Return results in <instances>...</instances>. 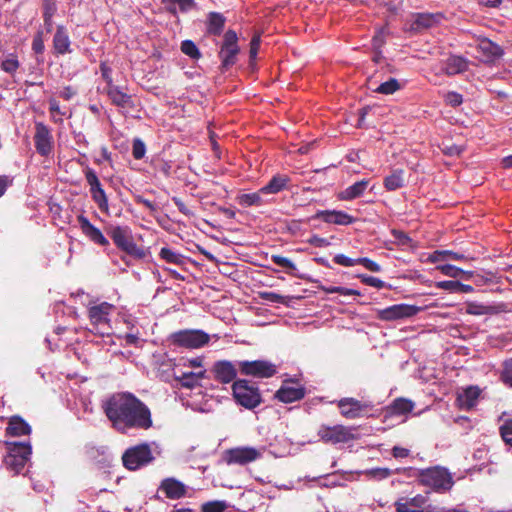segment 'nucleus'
Here are the masks:
<instances>
[{"label":"nucleus","mask_w":512,"mask_h":512,"mask_svg":"<svg viewBox=\"0 0 512 512\" xmlns=\"http://www.w3.org/2000/svg\"><path fill=\"white\" fill-rule=\"evenodd\" d=\"M102 409L112 428L120 433L147 430L153 424L149 407L129 392L112 394L102 402Z\"/></svg>","instance_id":"nucleus-1"},{"label":"nucleus","mask_w":512,"mask_h":512,"mask_svg":"<svg viewBox=\"0 0 512 512\" xmlns=\"http://www.w3.org/2000/svg\"><path fill=\"white\" fill-rule=\"evenodd\" d=\"M415 476L420 484L430 487L436 492L448 491L452 488L454 481L447 469L436 466L427 469H415Z\"/></svg>","instance_id":"nucleus-2"},{"label":"nucleus","mask_w":512,"mask_h":512,"mask_svg":"<svg viewBox=\"0 0 512 512\" xmlns=\"http://www.w3.org/2000/svg\"><path fill=\"white\" fill-rule=\"evenodd\" d=\"M114 305L108 302H102L93 305L88 309V316L91 323V331L100 336L112 334V326L110 324V316L114 311Z\"/></svg>","instance_id":"nucleus-3"},{"label":"nucleus","mask_w":512,"mask_h":512,"mask_svg":"<svg viewBox=\"0 0 512 512\" xmlns=\"http://www.w3.org/2000/svg\"><path fill=\"white\" fill-rule=\"evenodd\" d=\"M235 401L246 409H254L262 402L259 388L248 380L238 379L232 385Z\"/></svg>","instance_id":"nucleus-4"},{"label":"nucleus","mask_w":512,"mask_h":512,"mask_svg":"<svg viewBox=\"0 0 512 512\" xmlns=\"http://www.w3.org/2000/svg\"><path fill=\"white\" fill-rule=\"evenodd\" d=\"M266 451L264 446H238L224 452V460L228 465L244 466L261 459Z\"/></svg>","instance_id":"nucleus-5"},{"label":"nucleus","mask_w":512,"mask_h":512,"mask_svg":"<svg viewBox=\"0 0 512 512\" xmlns=\"http://www.w3.org/2000/svg\"><path fill=\"white\" fill-rule=\"evenodd\" d=\"M154 460L150 445L141 443L128 448L122 455V462L125 468L131 471L138 470Z\"/></svg>","instance_id":"nucleus-6"},{"label":"nucleus","mask_w":512,"mask_h":512,"mask_svg":"<svg viewBox=\"0 0 512 512\" xmlns=\"http://www.w3.org/2000/svg\"><path fill=\"white\" fill-rule=\"evenodd\" d=\"M394 508L396 512H444L439 506L431 504L429 497L423 494L400 497L394 502Z\"/></svg>","instance_id":"nucleus-7"},{"label":"nucleus","mask_w":512,"mask_h":512,"mask_svg":"<svg viewBox=\"0 0 512 512\" xmlns=\"http://www.w3.org/2000/svg\"><path fill=\"white\" fill-rule=\"evenodd\" d=\"M109 235L115 245L127 254L136 258H143L144 250L133 240L131 231L126 226H114L109 230Z\"/></svg>","instance_id":"nucleus-8"},{"label":"nucleus","mask_w":512,"mask_h":512,"mask_svg":"<svg viewBox=\"0 0 512 512\" xmlns=\"http://www.w3.org/2000/svg\"><path fill=\"white\" fill-rule=\"evenodd\" d=\"M170 339L176 346L198 349L209 342L210 336L203 330H180L173 333Z\"/></svg>","instance_id":"nucleus-9"},{"label":"nucleus","mask_w":512,"mask_h":512,"mask_svg":"<svg viewBox=\"0 0 512 512\" xmlns=\"http://www.w3.org/2000/svg\"><path fill=\"white\" fill-rule=\"evenodd\" d=\"M237 365L242 375L253 378H270L277 373V366L267 360L237 361Z\"/></svg>","instance_id":"nucleus-10"},{"label":"nucleus","mask_w":512,"mask_h":512,"mask_svg":"<svg viewBox=\"0 0 512 512\" xmlns=\"http://www.w3.org/2000/svg\"><path fill=\"white\" fill-rule=\"evenodd\" d=\"M319 438L325 443H347L354 439L352 428L343 425H322L318 430Z\"/></svg>","instance_id":"nucleus-11"},{"label":"nucleus","mask_w":512,"mask_h":512,"mask_svg":"<svg viewBox=\"0 0 512 512\" xmlns=\"http://www.w3.org/2000/svg\"><path fill=\"white\" fill-rule=\"evenodd\" d=\"M340 414L346 419H357L363 417L371 405L361 402L352 397H345L337 401Z\"/></svg>","instance_id":"nucleus-12"},{"label":"nucleus","mask_w":512,"mask_h":512,"mask_svg":"<svg viewBox=\"0 0 512 512\" xmlns=\"http://www.w3.org/2000/svg\"><path fill=\"white\" fill-rule=\"evenodd\" d=\"M420 307L409 304H395L378 311V317L384 321H393L415 316Z\"/></svg>","instance_id":"nucleus-13"},{"label":"nucleus","mask_w":512,"mask_h":512,"mask_svg":"<svg viewBox=\"0 0 512 512\" xmlns=\"http://www.w3.org/2000/svg\"><path fill=\"white\" fill-rule=\"evenodd\" d=\"M237 34L233 30H228L224 35V41L220 50V58L224 67L232 66L236 62V56L239 52L237 45Z\"/></svg>","instance_id":"nucleus-14"},{"label":"nucleus","mask_w":512,"mask_h":512,"mask_svg":"<svg viewBox=\"0 0 512 512\" xmlns=\"http://www.w3.org/2000/svg\"><path fill=\"white\" fill-rule=\"evenodd\" d=\"M237 370V362L234 364L228 360H220L214 363L211 371L218 382L227 384L235 380Z\"/></svg>","instance_id":"nucleus-15"},{"label":"nucleus","mask_w":512,"mask_h":512,"mask_svg":"<svg viewBox=\"0 0 512 512\" xmlns=\"http://www.w3.org/2000/svg\"><path fill=\"white\" fill-rule=\"evenodd\" d=\"M35 148L42 156H48L53 149V137L50 130L43 123L36 124L34 136Z\"/></svg>","instance_id":"nucleus-16"},{"label":"nucleus","mask_w":512,"mask_h":512,"mask_svg":"<svg viewBox=\"0 0 512 512\" xmlns=\"http://www.w3.org/2000/svg\"><path fill=\"white\" fill-rule=\"evenodd\" d=\"M77 222L79 224V227L82 231V233L92 242L95 244H98L100 246H108L109 241L108 239L103 235L101 230L94 226L89 219L84 216L83 214H80L77 216Z\"/></svg>","instance_id":"nucleus-17"},{"label":"nucleus","mask_w":512,"mask_h":512,"mask_svg":"<svg viewBox=\"0 0 512 512\" xmlns=\"http://www.w3.org/2000/svg\"><path fill=\"white\" fill-rule=\"evenodd\" d=\"M159 490L169 499H180L186 494V485L171 477L162 480Z\"/></svg>","instance_id":"nucleus-18"},{"label":"nucleus","mask_w":512,"mask_h":512,"mask_svg":"<svg viewBox=\"0 0 512 512\" xmlns=\"http://www.w3.org/2000/svg\"><path fill=\"white\" fill-rule=\"evenodd\" d=\"M53 48L56 54L64 55L72 52L71 41L67 29L59 25L53 37Z\"/></svg>","instance_id":"nucleus-19"},{"label":"nucleus","mask_w":512,"mask_h":512,"mask_svg":"<svg viewBox=\"0 0 512 512\" xmlns=\"http://www.w3.org/2000/svg\"><path fill=\"white\" fill-rule=\"evenodd\" d=\"M305 395V390L301 386H291L285 383L276 392V398L284 403H292L302 399Z\"/></svg>","instance_id":"nucleus-20"},{"label":"nucleus","mask_w":512,"mask_h":512,"mask_svg":"<svg viewBox=\"0 0 512 512\" xmlns=\"http://www.w3.org/2000/svg\"><path fill=\"white\" fill-rule=\"evenodd\" d=\"M317 217L324 222L336 225H350L355 222V218L346 212L336 210L320 211Z\"/></svg>","instance_id":"nucleus-21"},{"label":"nucleus","mask_w":512,"mask_h":512,"mask_svg":"<svg viewBox=\"0 0 512 512\" xmlns=\"http://www.w3.org/2000/svg\"><path fill=\"white\" fill-rule=\"evenodd\" d=\"M441 69L448 76L457 75L468 69V61L461 56L451 55L443 62Z\"/></svg>","instance_id":"nucleus-22"},{"label":"nucleus","mask_w":512,"mask_h":512,"mask_svg":"<svg viewBox=\"0 0 512 512\" xmlns=\"http://www.w3.org/2000/svg\"><path fill=\"white\" fill-rule=\"evenodd\" d=\"M478 50L485 61H494L503 55L502 48L489 39H482L478 44Z\"/></svg>","instance_id":"nucleus-23"},{"label":"nucleus","mask_w":512,"mask_h":512,"mask_svg":"<svg viewBox=\"0 0 512 512\" xmlns=\"http://www.w3.org/2000/svg\"><path fill=\"white\" fill-rule=\"evenodd\" d=\"M6 432L10 436H23L31 433V427L20 416H12L9 419Z\"/></svg>","instance_id":"nucleus-24"},{"label":"nucleus","mask_w":512,"mask_h":512,"mask_svg":"<svg viewBox=\"0 0 512 512\" xmlns=\"http://www.w3.org/2000/svg\"><path fill=\"white\" fill-rule=\"evenodd\" d=\"M368 184H369L368 180L358 181V182L354 183L353 185L348 186L343 191H341L338 194V198L340 200H344V201L354 200L363 195V193L367 189Z\"/></svg>","instance_id":"nucleus-25"},{"label":"nucleus","mask_w":512,"mask_h":512,"mask_svg":"<svg viewBox=\"0 0 512 512\" xmlns=\"http://www.w3.org/2000/svg\"><path fill=\"white\" fill-rule=\"evenodd\" d=\"M205 376V370L200 369L196 372H182L180 375L175 374V379L185 388H193L199 385L201 379Z\"/></svg>","instance_id":"nucleus-26"},{"label":"nucleus","mask_w":512,"mask_h":512,"mask_svg":"<svg viewBox=\"0 0 512 512\" xmlns=\"http://www.w3.org/2000/svg\"><path fill=\"white\" fill-rule=\"evenodd\" d=\"M480 390L478 387H468L461 394H459L457 400L459 405L463 409H471L476 405L477 399L479 398Z\"/></svg>","instance_id":"nucleus-27"},{"label":"nucleus","mask_w":512,"mask_h":512,"mask_svg":"<svg viewBox=\"0 0 512 512\" xmlns=\"http://www.w3.org/2000/svg\"><path fill=\"white\" fill-rule=\"evenodd\" d=\"M107 94L111 99L112 103L121 108H127L131 106V97L120 90L119 87L111 85L108 87Z\"/></svg>","instance_id":"nucleus-28"},{"label":"nucleus","mask_w":512,"mask_h":512,"mask_svg":"<svg viewBox=\"0 0 512 512\" xmlns=\"http://www.w3.org/2000/svg\"><path fill=\"white\" fill-rule=\"evenodd\" d=\"M439 20V16L435 14L429 13H419L414 16V21L411 25L412 30H420L424 28H429L437 23Z\"/></svg>","instance_id":"nucleus-29"},{"label":"nucleus","mask_w":512,"mask_h":512,"mask_svg":"<svg viewBox=\"0 0 512 512\" xmlns=\"http://www.w3.org/2000/svg\"><path fill=\"white\" fill-rule=\"evenodd\" d=\"M287 183L288 178L286 176L276 175L268 182V184L261 188V192L264 194H276L282 191Z\"/></svg>","instance_id":"nucleus-30"},{"label":"nucleus","mask_w":512,"mask_h":512,"mask_svg":"<svg viewBox=\"0 0 512 512\" xmlns=\"http://www.w3.org/2000/svg\"><path fill=\"white\" fill-rule=\"evenodd\" d=\"M8 455L11 457H30L32 449L29 442H7Z\"/></svg>","instance_id":"nucleus-31"},{"label":"nucleus","mask_w":512,"mask_h":512,"mask_svg":"<svg viewBox=\"0 0 512 512\" xmlns=\"http://www.w3.org/2000/svg\"><path fill=\"white\" fill-rule=\"evenodd\" d=\"M225 24V18L222 14L212 12L209 14L208 32L213 35H220Z\"/></svg>","instance_id":"nucleus-32"},{"label":"nucleus","mask_w":512,"mask_h":512,"mask_svg":"<svg viewBox=\"0 0 512 512\" xmlns=\"http://www.w3.org/2000/svg\"><path fill=\"white\" fill-rule=\"evenodd\" d=\"M403 171L394 170L390 175L384 179V186L389 191H394L403 186Z\"/></svg>","instance_id":"nucleus-33"},{"label":"nucleus","mask_w":512,"mask_h":512,"mask_svg":"<svg viewBox=\"0 0 512 512\" xmlns=\"http://www.w3.org/2000/svg\"><path fill=\"white\" fill-rule=\"evenodd\" d=\"M414 408V403L406 398H398L393 401L391 406L392 413L395 415H405Z\"/></svg>","instance_id":"nucleus-34"},{"label":"nucleus","mask_w":512,"mask_h":512,"mask_svg":"<svg viewBox=\"0 0 512 512\" xmlns=\"http://www.w3.org/2000/svg\"><path fill=\"white\" fill-rule=\"evenodd\" d=\"M262 194L261 189L258 192L242 194L238 197V202L245 207L259 206L264 202L261 197Z\"/></svg>","instance_id":"nucleus-35"},{"label":"nucleus","mask_w":512,"mask_h":512,"mask_svg":"<svg viewBox=\"0 0 512 512\" xmlns=\"http://www.w3.org/2000/svg\"><path fill=\"white\" fill-rule=\"evenodd\" d=\"M401 89V85L395 78H390L388 81L381 83L377 88L373 91L375 93L383 94V95H392L396 91Z\"/></svg>","instance_id":"nucleus-36"},{"label":"nucleus","mask_w":512,"mask_h":512,"mask_svg":"<svg viewBox=\"0 0 512 512\" xmlns=\"http://www.w3.org/2000/svg\"><path fill=\"white\" fill-rule=\"evenodd\" d=\"M159 256L167 263H172L176 265H182L185 260L184 256L167 247H163L160 250Z\"/></svg>","instance_id":"nucleus-37"},{"label":"nucleus","mask_w":512,"mask_h":512,"mask_svg":"<svg viewBox=\"0 0 512 512\" xmlns=\"http://www.w3.org/2000/svg\"><path fill=\"white\" fill-rule=\"evenodd\" d=\"M92 200L98 206L99 210L106 215L110 214L108 197L105 190L96 191L94 193H90Z\"/></svg>","instance_id":"nucleus-38"},{"label":"nucleus","mask_w":512,"mask_h":512,"mask_svg":"<svg viewBox=\"0 0 512 512\" xmlns=\"http://www.w3.org/2000/svg\"><path fill=\"white\" fill-rule=\"evenodd\" d=\"M466 312L470 315H488L492 314L494 312L493 307L487 306L484 304L476 303V302H469L466 305Z\"/></svg>","instance_id":"nucleus-39"},{"label":"nucleus","mask_w":512,"mask_h":512,"mask_svg":"<svg viewBox=\"0 0 512 512\" xmlns=\"http://www.w3.org/2000/svg\"><path fill=\"white\" fill-rule=\"evenodd\" d=\"M85 179L87 184L89 185L90 193L104 190L96 172L93 169L87 168L85 170Z\"/></svg>","instance_id":"nucleus-40"},{"label":"nucleus","mask_w":512,"mask_h":512,"mask_svg":"<svg viewBox=\"0 0 512 512\" xmlns=\"http://www.w3.org/2000/svg\"><path fill=\"white\" fill-rule=\"evenodd\" d=\"M363 474L367 476L369 479L380 481L391 476L393 474V471L388 468L377 467L365 470Z\"/></svg>","instance_id":"nucleus-41"},{"label":"nucleus","mask_w":512,"mask_h":512,"mask_svg":"<svg viewBox=\"0 0 512 512\" xmlns=\"http://www.w3.org/2000/svg\"><path fill=\"white\" fill-rule=\"evenodd\" d=\"M324 292L328 294L337 293L343 296H359L360 292L355 289L346 288L342 286H322L321 288Z\"/></svg>","instance_id":"nucleus-42"},{"label":"nucleus","mask_w":512,"mask_h":512,"mask_svg":"<svg viewBox=\"0 0 512 512\" xmlns=\"http://www.w3.org/2000/svg\"><path fill=\"white\" fill-rule=\"evenodd\" d=\"M29 458L30 457H26V456H18V457L6 456L5 463L12 470H14L15 472L18 473L20 470H22L24 468V466L27 463V461L29 460Z\"/></svg>","instance_id":"nucleus-43"},{"label":"nucleus","mask_w":512,"mask_h":512,"mask_svg":"<svg viewBox=\"0 0 512 512\" xmlns=\"http://www.w3.org/2000/svg\"><path fill=\"white\" fill-rule=\"evenodd\" d=\"M1 68L3 71L9 74H13L19 68V61L14 54H9L1 62Z\"/></svg>","instance_id":"nucleus-44"},{"label":"nucleus","mask_w":512,"mask_h":512,"mask_svg":"<svg viewBox=\"0 0 512 512\" xmlns=\"http://www.w3.org/2000/svg\"><path fill=\"white\" fill-rule=\"evenodd\" d=\"M181 51L192 59H198L200 57V51L191 40H185L181 44Z\"/></svg>","instance_id":"nucleus-45"},{"label":"nucleus","mask_w":512,"mask_h":512,"mask_svg":"<svg viewBox=\"0 0 512 512\" xmlns=\"http://www.w3.org/2000/svg\"><path fill=\"white\" fill-rule=\"evenodd\" d=\"M436 269L439 270L443 275L451 278H457L463 272L462 269L451 264L438 265Z\"/></svg>","instance_id":"nucleus-46"},{"label":"nucleus","mask_w":512,"mask_h":512,"mask_svg":"<svg viewBox=\"0 0 512 512\" xmlns=\"http://www.w3.org/2000/svg\"><path fill=\"white\" fill-rule=\"evenodd\" d=\"M226 508L225 501H210L202 505V512H224Z\"/></svg>","instance_id":"nucleus-47"},{"label":"nucleus","mask_w":512,"mask_h":512,"mask_svg":"<svg viewBox=\"0 0 512 512\" xmlns=\"http://www.w3.org/2000/svg\"><path fill=\"white\" fill-rule=\"evenodd\" d=\"M501 379L507 386L512 387V358L503 363Z\"/></svg>","instance_id":"nucleus-48"},{"label":"nucleus","mask_w":512,"mask_h":512,"mask_svg":"<svg viewBox=\"0 0 512 512\" xmlns=\"http://www.w3.org/2000/svg\"><path fill=\"white\" fill-rule=\"evenodd\" d=\"M145 153H146L145 143L141 139L135 138L133 140V145H132V155H133V157L135 159L139 160V159H142L145 156Z\"/></svg>","instance_id":"nucleus-49"},{"label":"nucleus","mask_w":512,"mask_h":512,"mask_svg":"<svg viewBox=\"0 0 512 512\" xmlns=\"http://www.w3.org/2000/svg\"><path fill=\"white\" fill-rule=\"evenodd\" d=\"M271 260L274 264L283 267L289 271L296 270V265L288 258L280 255H272Z\"/></svg>","instance_id":"nucleus-50"},{"label":"nucleus","mask_w":512,"mask_h":512,"mask_svg":"<svg viewBox=\"0 0 512 512\" xmlns=\"http://www.w3.org/2000/svg\"><path fill=\"white\" fill-rule=\"evenodd\" d=\"M444 100L448 105L452 107H457L462 104L463 97L458 92L450 91L445 94Z\"/></svg>","instance_id":"nucleus-51"},{"label":"nucleus","mask_w":512,"mask_h":512,"mask_svg":"<svg viewBox=\"0 0 512 512\" xmlns=\"http://www.w3.org/2000/svg\"><path fill=\"white\" fill-rule=\"evenodd\" d=\"M333 261L341 266L344 267H353L355 265H358L357 258H350L344 254H337L334 256Z\"/></svg>","instance_id":"nucleus-52"},{"label":"nucleus","mask_w":512,"mask_h":512,"mask_svg":"<svg viewBox=\"0 0 512 512\" xmlns=\"http://www.w3.org/2000/svg\"><path fill=\"white\" fill-rule=\"evenodd\" d=\"M500 430L503 440L512 446V420L506 421Z\"/></svg>","instance_id":"nucleus-53"},{"label":"nucleus","mask_w":512,"mask_h":512,"mask_svg":"<svg viewBox=\"0 0 512 512\" xmlns=\"http://www.w3.org/2000/svg\"><path fill=\"white\" fill-rule=\"evenodd\" d=\"M358 264L363 265L367 270L371 272H380L381 267L378 263L374 262L373 260L363 257V258H357Z\"/></svg>","instance_id":"nucleus-54"},{"label":"nucleus","mask_w":512,"mask_h":512,"mask_svg":"<svg viewBox=\"0 0 512 512\" xmlns=\"http://www.w3.org/2000/svg\"><path fill=\"white\" fill-rule=\"evenodd\" d=\"M169 2L177 6L181 12H187L195 5L194 0H169Z\"/></svg>","instance_id":"nucleus-55"},{"label":"nucleus","mask_w":512,"mask_h":512,"mask_svg":"<svg viewBox=\"0 0 512 512\" xmlns=\"http://www.w3.org/2000/svg\"><path fill=\"white\" fill-rule=\"evenodd\" d=\"M44 49H45V46H44V41H43V38H42V33L39 32L33 38L32 50L36 54H42L44 52Z\"/></svg>","instance_id":"nucleus-56"},{"label":"nucleus","mask_w":512,"mask_h":512,"mask_svg":"<svg viewBox=\"0 0 512 512\" xmlns=\"http://www.w3.org/2000/svg\"><path fill=\"white\" fill-rule=\"evenodd\" d=\"M361 281L371 287L381 289L385 286L384 281L373 276H361Z\"/></svg>","instance_id":"nucleus-57"},{"label":"nucleus","mask_w":512,"mask_h":512,"mask_svg":"<svg viewBox=\"0 0 512 512\" xmlns=\"http://www.w3.org/2000/svg\"><path fill=\"white\" fill-rule=\"evenodd\" d=\"M436 287L442 290L457 293L458 281L446 280L436 283Z\"/></svg>","instance_id":"nucleus-58"},{"label":"nucleus","mask_w":512,"mask_h":512,"mask_svg":"<svg viewBox=\"0 0 512 512\" xmlns=\"http://www.w3.org/2000/svg\"><path fill=\"white\" fill-rule=\"evenodd\" d=\"M261 39L260 35L253 36L251 42H250V58L251 60H254L258 54L259 47H260Z\"/></svg>","instance_id":"nucleus-59"},{"label":"nucleus","mask_w":512,"mask_h":512,"mask_svg":"<svg viewBox=\"0 0 512 512\" xmlns=\"http://www.w3.org/2000/svg\"><path fill=\"white\" fill-rule=\"evenodd\" d=\"M307 242L312 245V246H315V247H320V248H323V247H327L330 245V242L326 239V238H322L318 235H312L308 240Z\"/></svg>","instance_id":"nucleus-60"},{"label":"nucleus","mask_w":512,"mask_h":512,"mask_svg":"<svg viewBox=\"0 0 512 512\" xmlns=\"http://www.w3.org/2000/svg\"><path fill=\"white\" fill-rule=\"evenodd\" d=\"M387 33L388 31L386 28H382L380 31H378V33L373 37L374 46H381L385 41Z\"/></svg>","instance_id":"nucleus-61"},{"label":"nucleus","mask_w":512,"mask_h":512,"mask_svg":"<svg viewBox=\"0 0 512 512\" xmlns=\"http://www.w3.org/2000/svg\"><path fill=\"white\" fill-rule=\"evenodd\" d=\"M409 454H410V451L407 448L394 446L392 449V455L395 458H406L409 456Z\"/></svg>","instance_id":"nucleus-62"},{"label":"nucleus","mask_w":512,"mask_h":512,"mask_svg":"<svg viewBox=\"0 0 512 512\" xmlns=\"http://www.w3.org/2000/svg\"><path fill=\"white\" fill-rule=\"evenodd\" d=\"M75 94L76 91L70 86L64 87L59 93L60 97L65 100H70Z\"/></svg>","instance_id":"nucleus-63"},{"label":"nucleus","mask_w":512,"mask_h":512,"mask_svg":"<svg viewBox=\"0 0 512 512\" xmlns=\"http://www.w3.org/2000/svg\"><path fill=\"white\" fill-rule=\"evenodd\" d=\"M448 250L444 251H435L431 256L430 259L432 262H438L443 261L447 259Z\"/></svg>","instance_id":"nucleus-64"}]
</instances>
